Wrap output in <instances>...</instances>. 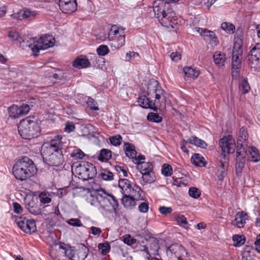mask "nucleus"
Here are the masks:
<instances>
[{
	"label": "nucleus",
	"mask_w": 260,
	"mask_h": 260,
	"mask_svg": "<svg viewBox=\"0 0 260 260\" xmlns=\"http://www.w3.org/2000/svg\"><path fill=\"white\" fill-rule=\"evenodd\" d=\"M61 139V136H56L43 147L44 158L51 166H58L62 164L63 157L60 152L63 144Z\"/></svg>",
	"instance_id": "3"
},
{
	"label": "nucleus",
	"mask_w": 260,
	"mask_h": 260,
	"mask_svg": "<svg viewBox=\"0 0 260 260\" xmlns=\"http://www.w3.org/2000/svg\"><path fill=\"white\" fill-rule=\"evenodd\" d=\"M136 239L133 238L130 235H125L123 236V241L125 244L131 245L136 242Z\"/></svg>",
	"instance_id": "52"
},
{
	"label": "nucleus",
	"mask_w": 260,
	"mask_h": 260,
	"mask_svg": "<svg viewBox=\"0 0 260 260\" xmlns=\"http://www.w3.org/2000/svg\"><path fill=\"white\" fill-rule=\"evenodd\" d=\"M228 171V169L218 168L217 174L219 180L222 181L223 180L227 175Z\"/></svg>",
	"instance_id": "51"
},
{
	"label": "nucleus",
	"mask_w": 260,
	"mask_h": 260,
	"mask_svg": "<svg viewBox=\"0 0 260 260\" xmlns=\"http://www.w3.org/2000/svg\"><path fill=\"white\" fill-rule=\"evenodd\" d=\"M90 64L89 60L83 56H78L72 62V66L79 69L87 68Z\"/></svg>",
	"instance_id": "24"
},
{
	"label": "nucleus",
	"mask_w": 260,
	"mask_h": 260,
	"mask_svg": "<svg viewBox=\"0 0 260 260\" xmlns=\"http://www.w3.org/2000/svg\"><path fill=\"white\" fill-rule=\"evenodd\" d=\"M241 67V62L232 61V75L233 78L237 79L239 77Z\"/></svg>",
	"instance_id": "33"
},
{
	"label": "nucleus",
	"mask_w": 260,
	"mask_h": 260,
	"mask_svg": "<svg viewBox=\"0 0 260 260\" xmlns=\"http://www.w3.org/2000/svg\"><path fill=\"white\" fill-rule=\"evenodd\" d=\"M213 58L215 63L218 67H222L224 65L226 57L224 53L216 52L213 55Z\"/></svg>",
	"instance_id": "30"
},
{
	"label": "nucleus",
	"mask_w": 260,
	"mask_h": 260,
	"mask_svg": "<svg viewBox=\"0 0 260 260\" xmlns=\"http://www.w3.org/2000/svg\"><path fill=\"white\" fill-rule=\"evenodd\" d=\"M72 171L76 177L84 180L93 178L96 174L95 167L88 162H82L77 166L74 165Z\"/></svg>",
	"instance_id": "6"
},
{
	"label": "nucleus",
	"mask_w": 260,
	"mask_h": 260,
	"mask_svg": "<svg viewBox=\"0 0 260 260\" xmlns=\"http://www.w3.org/2000/svg\"><path fill=\"white\" fill-rule=\"evenodd\" d=\"M237 150L245 151L248 146V134L247 132L242 128L240 130V134L237 140Z\"/></svg>",
	"instance_id": "19"
},
{
	"label": "nucleus",
	"mask_w": 260,
	"mask_h": 260,
	"mask_svg": "<svg viewBox=\"0 0 260 260\" xmlns=\"http://www.w3.org/2000/svg\"><path fill=\"white\" fill-rule=\"evenodd\" d=\"M66 244L55 243L51 247L50 255L55 260H66Z\"/></svg>",
	"instance_id": "14"
},
{
	"label": "nucleus",
	"mask_w": 260,
	"mask_h": 260,
	"mask_svg": "<svg viewBox=\"0 0 260 260\" xmlns=\"http://www.w3.org/2000/svg\"><path fill=\"white\" fill-rule=\"evenodd\" d=\"M29 45L34 56H38L40 50H45L54 45L55 40L52 36L45 35L38 40H31Z\"/></svg>",
	"instance_id": "8"
},
{
	"label": "nucleus",
	"mask_w": 260,
	"mask_h": 260,
	"mask_svg": "<svg viewBox=\"0 0 260 260\" xmlns=\"http://www.w3.org/2000/svg\"><path fill=\"white\" fill-rule=\"evenodd\" d=\"M24 201L25 207L30 213L35 215L41 214L42 210L38 205V202L37 198L31 196H26L25 198Z\"/></svg>",
	"instance_id": "15"
},
{
	"label": "nucleus",
	"mask_w": 260,
	"mask_h": 260,
	"mask_svg": "<svg viewBox=\"0 0 260 260\" xmlns=\"http://www.w3.org/2000/svg\"><path fill=\"white\" fill-rule=\"evenodd\" d=\"M124 196L122 199V203L124 207L129 208L135 205V201L134 198L128 196V194H124Z\"/></svg>",
	"instance_id": "35"
},
{
	"label": "nucleus",
	"mask_w": 260,
	"mask_h": 260,
	"mask_svg": "<svg viewBox=\"0 0 260 260\" xmlns=\"http://www.w3.org/2000/svg\"><path fill=\"white\" fill-rule=\"evenodd\" d=\"M108 38L112 48L115 49L120 48L125 43L124 28L117 25H112L108 32Z\"/></svg>",
	"instance_id": "7"
},
{
	"label": "nucleus",
	"mask_w": 260,
	"mask_h": 260,
	"mask_svg": "<svg viewBox=\"0 0 260 260\" xmlns=\"http://www.w3.org/2000/svg\"><path fill=\"white\" fill-rule=\"evenodd\" d=\"M254 249L249 246H246L242 252V260H253L254 258Z\"/></svg>",
	"instance_id": "26"
},
{
	"label": "nucleus",
	"mask_w": 260,
	"mask_h": 260,
	"mask_svg": "<svg viewBox=\"0 0 260 260\" xmlns=\"http://www.w3.org/2000/svg\"><path fill=\"white\" fill-rule=\"evenodd\" d=\"M179 0H157L153 4V11L161 24L168 28H174L178 23L175 14L170 3Z\"/></svg>",
	"instance_id": "2"
},
{
	"label": "nucleus",
	"mask_w": 260,
	"mask_h": 260,
	"mask_svg": "<svg viewBox=\"0 0 260 260\" xmlns=\"http://www.w3.org/2000/svg\"><path fill=\"white\" fill-rule=\"evenodd\" d=\"M245 156H248V159L253 162H257L260 160V155L257 149L254 147H247L245 149Z\"/></svg>",
	"instance_id": "23"
},
{
	"label": "nucleus",
	"mask_w": 260,
	"mask_h": 260,
	"mask_svg": "<svg viewBox=\"0 0 260 260\" xmlns=\"http://www.w3.org/2000/svg\"><path fill=\"white\" fill-rule=\"evenodd\" d=\"M183 72L186 77L190 78L193 79L197 78L200 74L199 70L191 67H184L183 69Z\"/></svg>",
	"instance_id": "28"
},
{
	"label": "nucleus",
	"mask_w": 260,
	"mask_h": 260,
	"mask_svg": "<svg viewBox=\"0 0 260 260\" xmlns=\"http://www.w3.org/2000/svg\"><path fill=\"white\" fill-rule=\"evenodd\" d=\"M158 211L162 215H167L172 212L173 209L170 207L160 206Z\"/></svg>",
	"instance_id": "54"
},
{
	"label": "nucleus",
	"mask_w": 260,
	"mask_h": 260,
	"mask_svg": "<svg viewBox=\"0 0 260 260\" xmlns=\"http://www.w3.org/2000/svg\"><path fill=\"white\" fill-rule=\"evenodd\" d=\"M110 245L108 243H100L98 248L101 250L102 254L106 255L110 250Z\"/></svg>",
	"instance_id": "47"
},
{
	"label": "nucleus",
	"mask_w": 260,
	"mask_h": 260,
	"mask_svg": "<svg viewBox=\"0 0 260 260\" xmlns=\"http://www.w3.org/2000/svg\"><path fill=\"white\" fill-rule=\"evenodd\" d=\"M132 185L130 181L127 179H120L119 181L118 186L122 190V192L123 194H127V192L129 190Z\"/></svg>",
	"instance_id": "31"
},
{
	"label": "nucleus",
	"mask_w": 260,
	"mask_h": 260,
	"mask_svg": "<svg viewBox=\"0 0 260 260\" xmlns=\"http://www.w3.org/2000/svg\"><path fill=\"white\" fill-rule=\"evenodd\" d=\"M162 173L166 176H171L172 173V167L167 164H165L162 168Z\"/></svg>",
	"instance_id": "55"
},
{
	"label": "nucleus",
	"mask_w": 260,
	"mask_h": 260,
	"mask_svg": "<svg viewBox=\"0 0 260 260\" xmlns=\"http://www.w3.org/2000/svg\"><path fill=\"white\" fill-rule=\"evenodd\" d=\"M218 168L228 169L229 168V158L227 154H221L220 156V165Z\"/></svg>",
	"instance_id": "42"
},
{
	"label": "nucleus",
	"mask_w": 260,
	"mask_h": 260,
	"mask_svg": "<svg viewBox=\"0 0 260 260\" xmlns=\"http://www.w3.org/2000/svg\"><path fill=\"white\" fill-rule=\"evenodd\" d=\"M188 142L191 144H193L202 148H205L207 145L205 141L199 139L196 137H192L190 138L188 140Z\"/></svg>",
	"instance_id": "37"
},
{
	"label": "nucleus",
	"mask_w": 260,
	"mask_h": 260,
	"mask_svg": "<svg viewBox=\"0 0 260 260\" xmlns=\"http://www.w3.org/2000/svg\"><path fill=\"white\" fill-rule=\"evenodd\" d=\"M101 176L105 180H111L113 179V174L110 172L105 171L101 174Z\"/></svg>",
	"instance_id": "60"
},
{
	"label": "nucleus",
	"mask_w": 260,
	"mask_h": 260,
	"mask_svg": "<svg viewBox=\"0 0 260 260\" xmlns=\"http://www.w3.org/2000/svg\"><path fill=\"white\" fill-rule=\"evenodd\" d=\"M241 46L242 41L241 40L238 39L234 42L233 53H239V54H242Z\"/></svg>",
	"instance_id": "46"
},
{
	"label": "nucleus",
	"mask_w": 260,
	"mask_h": 260,
	"mask_svg": "<svg viewBox=\"0 0 260 260\" xmlns=\"http://www.w3.org/2000/svg\"><path fill=\"white\" fill-rule=\"evenodd\" d=\"M111 143L114 146L119 145L122 141V137L120 135H117L109 138Z\"/></svg>",
	"instance_id": "53"
},
{
	"label": "nucleus",
	"mask_w": 260,
	"mask_h": 260,
	"mask_svg": "<svg viewBox=\"0 0 260 260\" xmlns=\"http://www.w3.org/2000/svg\"><path fill=\"white\" fill-rule=\"evenodd\" d=\"M189 196L194 199H197L200 197L201 192L199 189L196 187H190L188 191Z\"/></svg>",
	"instance_id": "50"
},
{
	"label": "nucleus",
	"mask_w": 260,
	"mask_h": 260,
	"mask_svg": "<svg viewBox=\"0 0 260 260\" xmlns=\"http://www.w3.org/2000/svg\"><path fill=\"white\" fill-rule=\"evenodd\" d=\"M175 220L179 225L186 229L188 228L187 219L184 215L181 214L176 215Z\"/></svg>",
	"instance_id": "39"
},
{
	"label": "nucleus",
	"mask_w": 260,
	"mask_h": 260,
	"mask_svg": "<svg viewBox=\"0 0 260 260\" xmlns=\"http://www.w3.org/2000/svg\"><path fill=\"white\" fill-rule=\"evenodd\" d=\"M66 258H68L69 259L73 260L74 252L75 251L73 250L70 247L66 245Z\"/></svg>",
	"instance_id": "58"
},
{
	"label": "nucleus",
	"mask_w": 260,
	"mask_h": 260,
	"mask_svg": "<svg viewBox=\"0 0 260 260\" xmlns=\"http://www.w3.org/2000/svg\"><path fill=\"white\" fill-rule=\"evenodd\" d=\"M147 119L151 122L159 123L162 121V118L157 113L151 112L148 114Z\"/></svg>",
	"instance_id": "43"
},
{
	"label": "nucleus",
	"mask_w": 260,
	"mask_h": 260,
	"mask_svg": "<svg viewBox=\"0 0 260 260\" xmlns=\"http://www.w3.org/2000/svg\"><path fill=\"white\" fill-rule=\"evenodd\" d=\"M142 161V160L140 161L138 163H136L138 165L137 168L140 171L141 173L152 170V165L150 163Z\"/></svg>",
	"instance_id": "36"
},
{
	"label": "nucleus",
	"mask_w": 260,
	"mask_h": 260,
	"mask_svg": "<svg viewBox=\"0 0 260 260\" xmlns=\"http://www.w3.org/2000/svg\"><path fill=\"white\" fill-rule=\"evenodd\" d=\"M111 151L107 149H102L99 156V160L106 161L111 157Z\"/></svg>",
	"instance_id": "41"
},
{
	"label": "nucleus",
	"mask_w": 260,
	"mask_h": 260,
	"mask_svg": "<svg viewBox=\"0 0 260 260\" xmlns=\"http://www.w3.org/2000/svg\"><path fill=\"white\" fill-rule=\"evenodd\" d=\"M219 146L223 152L222 154H226L234 151L236 144L233 138L230 135H228L220 139Z\"/></svg>",
	"instance_id": "13"
},
{
	"label": "nucleus",
	"mask_w": 260,
	"mask_h": 260,
	"mask_svg": "<svg viewBox=\"0 0 260 260\" xmlns=\"http://www.w3.org/2000/svg\"><path fill=\"white\" fill-rule=\"evenodd\" d=\"M74 197L87 205L94 206L98 199L97 198V192L95 193L91 191L88 188L83 187H77L73 190Z\"/></svg>",
	"instance_id": "10"
},
{
	"label": "nucleus",
	"mask_w": 260,
	"mask_h": 260,
	"mask_svg": "<svg viewBox=\"0 0 260 260\" xmlns=\"http://www.w3.org/2000/svg\"><path fill=\"white\" fill-rule=\"evenodd\" d=\"M96 51L99 55L104 56L108 54L109 52V49L107 46L101 45L97 48Z\"/></svg>",
	"instance_id": "56"
},
{
	"label": "nucleus",
	"mask_w": 260,
	"mask_h": 260,
	"mask_svg": "<svg viewBox=\"0 0 260 260\" xmlns=\"http://www.w3.org/2000/svg\"><path fill=\"white\" fill-rule=\"evenodd\" d=\"M59 6L62 12L71 14L77 10L76 0H59Z\"/></svg>",
	"instance_id": "17"
},
{
	"label": "nucleus",
	"mask_w": 260,
	"mask_h": 260,
	"mask_svg": "<svg viewBox=\"0 0 260 260\" xmlns=\"http://www.w3.org/2000/svg\"><path fill=\"white\" fill-rule=\"evenodd\" d=\"M39 198L40 202L42 204H48L51 201V194L46 191L41 192L39 196Z\"/></svg>",
	"instance_id": "40"
},
{
	"label": "nucleus",
	"mask_w": 260,
	"mask_h": 260,
	"mask_svg": "<svg viewBox=\"0 0 260 260\" xmlns=\"http://www.w3.org/2000/svg\"><path fill=\"white\" fill-rule=\"evenodd\" d=\"M37 169L33 161L27 157L18 160L13 168V174L17 179L24 180L34 176Z\"/></svg>",
	"instance_id": "4"
},
{
	"label": "nucleus",
	"mask_w": 260,
	"mask_h": 260,
	"mask_svg": "<svg viewBox=\"0 0 260 260\" xmlns=\"http://www.w3.org/2000/svg\"><path fill=\"white\" fill-rule=\"evenodd\" d=\"M166 94L158 81L152 79L148 83L146 90L139 98L138 102L143 108L157 111L158 109L161 110L166 108Z\"/></svg>",
	"instance_id": "1"
},
{
	"label": "nucleus",
	"mask_w": 260,
	"mask_h": 260,
	"mask_svg": "<svg viewBox=\"0 0 260 260\" xmlns=\"http://www.w3.org/2000/svg\"><path fill=\"white\" fill-rule=\"evenodd\" d=\"M191 162L196 166L200 167H204L206 162L204 157L199 154H194L191 157Z\"/></svg>",
	"instance_id": "32"
},
{
	"label": "nucleus",
	"mask_w": 260,
	"mask_h": 260,
	"mask_svg": "<svg viewBox=\"0 0 260 260\" xmlns=\"http://www.w3.org/2000/svg\"><path fill=\"white\" fill-rule=\"evenodd\" d=\"M240 88L243 93H246L248 92L250 89V87L247 81L245 79H243L241 81Z\"/></svg>",
	"instance_id": "48"
},
{
	"label": "nucleus",
	"mask_w": 260,
	"mask_h": 260,
	"mask_svg": "<svg viewBox=\"0 0 260 260\" xmlns=\"http://www.w3.org/2000/svg\"><path fill=\"white\" fill-rule=\"evenodd\" d=\"M149 208L148 204L146 202L142 203L139 206V210L141 212L146 213L147 212Z\"/></svg>",
	"instance_id": "61"
},
{
	"label": "nucleus",
	"mask_w": 260,
	"mask_h": 260,
	"mask_svg": "<svg viewBox=\"0 0 260 260\" xmlns=\"http://www.w3.org/2000/svg\"><path fill=\"white\" fill-rule=\"evenodd\" d=\"M170 57L173 61L177 62L181 59V55L178 52H174L170 54Z\"/></svg>",
	"instance_id": "62"
},
{
	"label": "nucleus",
	"mask_w": 260,
	"mask_h": 260,
	"mask_svg": "<svg viewBox=\"0 0 260 260\" xmlns=\"http://www.w3.org/2000/svg\"><path fill=\"white\" fill-rule=\"evenodd\" d=\"M251 56L249 60L255 68L260 67V44H257L250 50Z\"/></svg>",
	"instance_id": "20"
},
{
	"label": "nucleus",
	"mask_w": 260,
	"mask_h": 260,
	"mask_svg": "<svg viewBox=\"0 0 260 260\" xmlns=\"http://www.w3.org/2000/svg\"><path fill=\"white\" fill-rule=\"evenodd\" d=\"M255 250L258 252H260V234L258 235L254 242Z\"/></svg>",
	"instance_id": "64"
},
{
	"label": "nucleus",
	"mask_w": 260,
	"mask_h": 260,
	"mask_svg": "<svg viewBox=\"0 0 260 260\" xmlns=\"http://www.w3.org/2000/svg\"><path fill=\"white\" fill-rule=\"evenodd\" d=\"M18 128L20 135L25 139H31L37 137L40 132L38 123L29 118L21 121Z\"/></svg>",
	"instance_id": "5"
},
{
	"label": "nucleus",
	"mask_w": 260,
	"mask_h": 260,
	"mask_svg": "<svg viewBox=\"0 0 260 260\" xmlns=\"http://www.w3.org/2000/svg\"><path fill=\"white\" fill-rule=\"evenodd\" d=\"M8 36L12 41H18L20 38L19 32L15 30H10L8 32Z\"/></svg>",
	"instance_id": "49"
},
{
	"label": "nucleus",
	"mask_w": 260,
	"mask_h": 260,
	"mask_svg": "<svg viewBox=\"0 0 260 260\" xmlns=\"http://www.w3.org/2000/svg\"><path fill=\"white\" fill-rule=\"evenodd\" d=\"M71 156L75 159H82L85 156V154L80 149L74 150L71 153Z\"/></svg>",
	"instance_id": "45"
},
{
	"label": "nucleus",
	"mask_w": 260,
	"mask_h": 260,
	"mask_svg": "<svg viewBox=\"0 0 260 260\" xmlns=\"http://www.w3.org/2000/svg\"><path fill=\"white\" fill-rule=\"evenodd\" d=\"M141 174L143 181V183H141L142 184H144L147 183H151L154 180V174L152 170L143 172L141 173Z\"/></svg>",
	"instance_id": "34"
},
{
	"label": "nucleus",
	"mask_w": 260,
	"mask_h": 260,
	"mask_svg": "<svg viewBox=\"0 0 260 260\" xmlns=\"http://www.w3.org/2000/svg\"><path fill=\"white\" fill-rule=\"evenodd\" d=\"M97 198L101 207L107 211L111 212L117 206L118 203L114 197L102 188L97 189Z\"/></svg>",
	"instance_id": "9"
},
{
	"label": "nucleus",
	"mask_w": 260,
	"mask_h": 260,
	"mask_svg": "<svg viewBox=\"0 0 260 260\" xmlns=\"http://www.w3.org/2000/svg\"><path fill=\"white\" fill-rule=\"evenodd\" d=\"M221 28L229 34H233L234 32L235 27L232 23L223 22L221 24Z\"/></svg>",
	"instance_id": "44"
},
{
	"label": "nucleus",
	"mask_w": 260,
	"mask_h": 260,
	"mask_svg": "<svg viewBox=\"0 0 260 260\" xmlns=\"http://www.w3.org/2000/svg\"><path fill=\"white\" fill-rule=\"evenodd\" d=\"M195 30L197 32L199 33V34L201 36L204 37V39H205V38H206V37L207 36V35L208 34V33H206V31H209L208 30H207L206 29H204V28H200L198 27H196Z\"/></svg>",
	"instance_id": "63"
},
{
	"label": "nucleus",
	"mask_w": 260,
	"mask_h": 260,
	"mask_svg": "<svg viewBox=\"0 0 260 260\" xmlns=\"http://www.w3.org/2000/svg\"><path fill=\"white\" fill-rule=\"evenodd\" d=\"M141 189L138 186L133 184L131 186L129 190L127 192V194L134 198V199L139 200L141 198Z\"/></svg>",
	"instance_id": "25"
},
{
	"label": "nucleus",
	"mask_w": 260,
	"mask_h": 260,
	"mask_svg": "<svg viewBox=\"0 0 260 260\" xmlns=\"http://www.w3.org/2000/svg\"><path fill=\"white\" fill-rule=\"evenodd\" d=\"M236 164L235 166L236 171L237 174L242 172V169L244 167L245 162V151L237 150Z\"/></svg>",
	"instance_id": "22"
},
{
	"label": "nucleus",
	"mask_w": 260,
	"mask_h": 260,
	"mask_svg": "<svg viewBox=\"0 0 260 260\" xmlns=\"http://www.w3.org/2000/svg\"><path fill=\"white\" fill-rule=\"evenodd\" d=\"M16 222L19 228L26 233L31 234L36 231V223L33 220L20 218Z\"/></svg>",
	"instance_id": "16"
},
{
	"label": "nucleus",
	"mask_w": 260,
	"mask_h": 260,
	"mask_svg": "<svg viewBox=\"0 0 260 260\" xmlns=\"http://www.w3.org/2000/svg\"><path fill=\"white\" fill-rule=\"evenodd\" d=\"M124 149L126 156L131 158L134 163H138L140 161L143 160L145 159L144 156L141 154L138 156L137 155V153L135 147L131 144H125Z\"/></svg>",
	"instance_id": "18"
},
{
	"label": "nucleus",
	"mask_w": 260,
	"mask_h": 260,
	"mask_svg": "<svg viewBox=\"0 0 260 260\" xmlns=\"http://www.w3.org/2000/svg\"><path fill=\"white\" fill-rule=\"evenodd\" d=\"M166 253L169 260H191L187 250L179 244H174L170 246Z\"/></svg>",
	"instance_id": "11"
},
{
	"label": "nucleus",
	"mask_w": 260,
	"mask_h": 260,
	"mask_svg": "<svg viewBox=\"0 0 260 260\" xmlns=\"http://www.w3.org/2000/svg\"><path fill=\"white\" fill-rule=\"evenodd\" d=\"M67 222L72 226H81L82 223L81 221L78 218H71L67 220Z\"/></svg>",
	"instance_id": "57"
},
{
	"label": "nucleus",
	"mask_w": 260,
	"mask_h": 260,
	"mask_svg": "<svg viewBox=\"0 0 260 260\" xmlns=\"http://www.w3.org/2000/svg\"><path fill=\"white\" fill-rule=\"evenodd\" d=\"M233 245L240 246L245 242V237L243 235H235L233 236Z\"/></svg>",
	"instance_id": "38"
},
{
	"label": "nucleus",
	"mask_w": 260,
	"mask_h": 260,
	"mask_svg": "<svg viewBox=\"0 0 260 260\" xmlns=\"http://www.w3.org/2000/svg\"><path fill=\"white\" fill-rule=\"evenodd\" d=\"M87 249L83 246L74 252L73 260H84L87 255Z\"/></svg>",
	"instance_id": "27"
},
{
	"label": "nucleus",
	"mask_w": 260,
	"mask_h": 260,
	"mask_svg": "<svg viewBox=\"0 0 260 260\" xmlns=\"http://www.w3.org/2000/svg\"><path fill=\"white\" fill-rule=\"evenodd\" d=\"M38 15L36 11L31 10L29 9H24L21 10V16L23 19L32 20L35 19Z\"/></svg>",
	"instance_id": "29"
},
{
	"label": "nucleus",
	"mask_w": 260,
	"mask_h": 260,
	"mask_svg": "<svg viewBox=\"0 0 260 260\" xmlns=\"http://www.w3.org/2000/svg\"><path fill=\"white\" fill-rule=\"evenodd\" d=\"M247 219L248 215L246 213L243 211L239 212L236 214L235 219L232 221V224L238 228H242L244 227Z\"/></svg>",
	"instance_id": "21"
},
{
	"label": "nucleus",
	"mask_w": 260,
	"mask_h": 260,
	"mask_svg": "<svg viewBox=\"0 0 260 260\" xmlns=\"http://www.w3.org/2000/svg\"><path fill=\"white\" fill-rule=\"evenodd\" d=\"M29 110V107L27 104H23L20 107L13 105L8 109L9 115L13 119L18 118L27 114Z\"/></svg>",
	"instance_id": "12"
},
{
	"label": "nucleus",
	"mask_w": 260,
	"mask_h": 260,
	"mask_svg": "<svg viewBox=\"0 0 260 260\" xmlns=\"http://www.w3.org/2000/svg\"><path fill=\"white\" fill-rule=\"evenodd\" d=\"M13 207L14 208V212L16 214H20L22 212L23 209L21 206L17 202L13 203Z\"/></svg>",
	"instance_id": "59"
}]
</instances>
